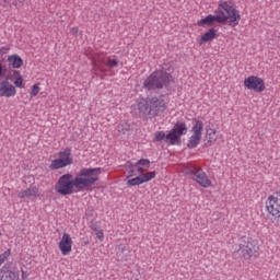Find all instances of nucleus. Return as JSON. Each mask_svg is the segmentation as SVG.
Here are the masks:
<instances>
[{
  "label": "nucleus",
  "mask_w": 280,
  "mask_h": 280,
  "mask_svg": "<svg viewBox=\"0 0 280 280\" xmlns=\"http://www.w3.org/2000/svg\"><path fill=\"white\" fill-rule=\"evenodd\" d=\"M102 168H82L75 177L71 173L63 174L55 185V191L60 196H71L77 191H83L88 187H93L100 180Z\"/></svg>",
  "instance_id": "f257e3e1"
},
{
  "label": "nucleus",
  "mask_w": 280,
  "mask_h": 280,
  "mask_svg": "<svg viewBox=\"0 0 280 280\" xmlns=\"http://www.w3.org/2000/svg\"><path fill=\"white\" fill-rule=\"evenodd\" d=\"M219 10L214 13L215 15H208L205 19H201L197 22L199 27H211L213 23H229L232 27L240 25V21H242V15L240 14V10L233 7V2L226 0L219 1Z\"/></svg>",
  "instance_id": "f03ea898"
},
{
  "label": "nucleus",
  "mask_w": 280,
  "mask_h": 280,
  "mask_svg": "<svg viewBox=\"0 0 280 280\" xmlns=\"http://www.w3.org/2000/svg\"><path fill=\"white\" fill-rule=\"evenodd\" d=\"M164 110H167V101L152 97L150 100L140 98L131 105L133 115H148L149 117H159Z\"/></svg>",
  "instance_id": "7ed1b4c3"
},
{
  "label": "nucleus",
  "mask_w": 280,
  "mask_h": 280,
  "mask_svg": "<svg viewBox=\"0 0 280 280\" xmlns=\"http://www.w3.org/2000/svg\"><path fill=\"white\" fill-rule=\"evenodd\" d=\"M182 135H187V125L185 122H177L167 135L165 131H156L153 141H165L168 145H176V143H180Z\"/></svg>",
  "instance_id": "20e7f679"
},
{
  "label": "nucleus",
  "mask_w": 280,
  "mask_h": 280,
  "mask_svg": "<svg viewBox=\"0 0 280 280\" xmlns=\"http://www.w3.org/2000/svg\"><path fill=\"white\" fill-rule=\"evenodd\" d=\"M171 82H174L172 74L163 70H155L145 79L143 86L150 91L152 89H163V86H167Z\"/></svg>",
  "instance_id": "39448f33"
},
{
  "label": "nucleus",
  "mask_w": 280,
  "mask_h": 280,
  "mask_svg": "<svg viewBox=\"0 0 280 280\" xmlns=\"http://www.w3.org/2000/svg\"><path fill=\"white\" fill-rule=\"evenodd\" d=\"M182 172L190 176L191 180L197 183V185H200V187H203L205 189L211 187V179L207 176V173L202 167L185 164Z\"/></svg>",
  "instance_id": "423d86ee"
},
{
  "label": "nucleus",
  "mask_w": 280,
  "mask_h": 280,
  "mask_svg": "<svg viewBox=\"0 0 280 280\" xmlns=\"http://www.w3.org/2000/svg\"><path fill=\"white\" fill-rule=\"evenodd\" d=\"M241 242L240 248L245 261H253V259L259 256V245L257 241L244 237Z\"/></svg>",
  "instance_id": "0eeeda50"
},
{
  "label": "nucleus",
  "mask_w": 280,
  "mask_h": 280,
  "mask_svg": "<svg viewBox=\"0 0 280 280\" xmlns=\"http://www.w3.org/2000/svg\"><path fill=\"white\" fill-rule=\"evenodd\" d=\"M69 165H73V153L71 149L66 148L57 153V159L50 162L49 170H65Z\"/></svg>",
  "instance_id": "6e6552de"
},
{
  "label": "nucleus",
  "mask_w": 280,
  "mask_h": 280,
  "mask_svg": "<svg viewBox=\"0 0 280 280\" xmlns=\"http://www.w3.org/2000/svg\"><path fill=\"white\" fill-rule=\"evenodd\" d=\"M265 209L268 215L280 222V191H276L267 198Z\"/></svg>",
  "instance_id": "1a4fd4ad"
},
{
  "label": "nucleus",
  "mask_w": 280,
  "mask_h": 280,
  "mask_svg": "<svg viewBox=\"0 0 280 280\" xmlns=\"http://www.w3.org/2000/svg\"><path fill=\"white\" fill-rule=\"evenodd\" d=\"M90 58L95 69H100V65H104L105 67H108V69H115V67H119V60L113 57H106L105 59L104 54L96 52Z\"/></svg>",
  "instance_id": "9d476101"
},
{
  "label": "nucleus",
  "mask_w": 280,
  "mask_h": 280,
  "mask_svg": "<svg viewBox=\"0 0 280 280\" xmlns=\"http://www.w3.org/2000/svg\"><path fill=\"white\" fill-rule=\"evenodd\" d=\"M244 86L245 89H248V91H255V93H264V91H266V83L264 82V79L257 75H249L245 78Z\"/></svg>",
  "instance_id": "9b49d317"
},
{
  "label": "nucleus",
  "mask_w": 280,
  "mask_h": 280,
  "mask_svg": "<svg viewBox=\"0 0 280 280\" xmlns=\"http://www.w3.org/2000/svg\"><path fill=\"white\" fill-rule=\"evenodd\" d=\"M127 168L129 170L127 178H132V176H137V174H145V172L148 173V170H150V160L141 159L135 164H129Z\"/></svg>",
  "instance_id": "f8f14e48"
},
{
  "label": "nucleus",
  "mask_w": 280,
  "mask_h": 280,
  "mask_svg": "<svg viewBox=\"0 0 280 280\" xmlns=\"http://www.w3.org/2000/svg\"><path fill=\"white\" fill-rule=\"evenodd\" d=\"M156 178V173L154 171L139 174L138 176L130 178L127 180L128 187H139V185H143L144 183H150Z\"/></svg>",
  "instance_id": "ddd939ff"
},
{
  "label": "nucleus",
  "mask_w": 280,
  "mask_h": 280,
  "mask_svg": "<svg viewBox=\"0 0 280 280\" xmlns=\"http://www.w3.org/2000/svg\"><path fill=\"white\" fill-rule=\"evenodd\" d=\"M58 248L61 253V255L67 256L71 255V252L73 250V238L71 237V234L65 232L58 243Z\"/></svg>",
  "instance_id": "4468645a"
},
{
  "label": "nucleus",
  "mask_w": 280,
  "mask_h": 280,
  "mask_svg": "<svg viewBox=\"0 0 280 280\" xmlns=\"http://www.w3.org/2000/svg\"><path fill=\"white\" fill-rule=\"evenodd\" d=\"M16 95V86H14L10 81H0V97H14Z\"/></svg>",
  "instance_id": "2eb2a0df"
},
{
  "label": "nucleus",
  "mask_w": 280,
  "mask_h": 280,
  "mask_svg": "<svg viewBox=\"0 0 280 280\" xmlns=\"http://www.w3.org/2000/svg\"><path fill=\"white\" fill-rule=\"evenodd\" d=\"M18 198H20L21 200L25 198H38V187L30 186L28 188L21 190L18 194Z\"/></svg>",
  "instance_id": "dca6fc26"
},
{
  "label": "nucleus",
  "mask_w": 280,
  "mask_h": 280,
  "mask_svg": "<svg viewBox=\"0 0 280 280\" xmlns=\"http://www.w3.org/2000/svg\"><path fill=\"white\" fill-rule=\"evenodd\" d=\"M218 34V30L210 28L208 32H206L199 39H197L198 45H205V43H211L215 38V35Z\"/></svg>",
  "instance_id": "f3484780"
},
{
  "label": "nucleus",
  "mask_w": 280,
  "mask_h": 280,
  "mask_svg": "<svg viewBox=\"0 0 280 280\" xmlns=\"http://www.w3.org/2000/svg\"><path fill=\"white\" fill-rule=\"evenodd\" d=\"M7 62L12 69H21V67H23V58L19 55L8 56Z\"/></svg>",
  "instance_id": "a211bd4d"
},
{
  "label": "nucleus",
  "mask_w": 280,
  "mask_h": 280,
  "mask_svg": "<svg viewBox=\"0 0 280 280\" xmlns=\"http://www.w3.org/2000/svg\"><path fill=\"white\" fill-rule=\"evenodd\" d=\"M218 140V136H217V131L215 129H207L206 130V145L209 148L211 145H213V143H215V141Z\"/></svg>",
  "instance_id": "6ab92c4d"
},
{
  "label": "nucleus",
  "mask_w": 280,
  "mask_h": 280,
  "mask_svg": "<svg viewBox=\"0 0 280 280\" xmlns=\"http://www.w3.org/2000/svg\"><path fill=\"white\" fill-rule=\"evenodd\" d=\"M200 139H202V136L191 132V136L188 140V148L192 149V148H198V144L200 143Z\"/></svg>",
  "instance_id": "aec40b11"
},
{
  "label": "nucleus",
  "mask_w": 280,
  "mask_h": 280,
  "mask_svg": "<svg viewBox=\"0 0 280 280\" xmlns=\"http://www.w3.org/2000/svg\"><path fill=\"white\" fill-rule=\"evenodd\" d=\"M205 129V124L202 120H195V124L190 130V132H195V135H199L202 137V130Z\"/></svg>",
  "instance_id": "412c9836"
},
{
  "label": "nucleus",
  "mask_w": 280,
  "mask_h": 280,
  "mask_svg": "<svg viewBox=\"0 0 280 280\" xmlns=\"http://www.w3.org/2000/svg\"><path fill=\"white\" fill-rule=\"evenodd\" d=\"M13 74L15 75V80L13 82L14 86H16V89H24L25 85L23 84V75H21V72L15 70Z\"/></svg>",
  "instance_id": "4be33fe9"
},
{
  "label": "nucleus",
  "mask_w": 280,
  "mask_h": 280,
  "mask_svg": "<svg viewBox=\"0 0 280 280\" xmlns=\"http://www.w3.org/2000/svg\"><path fill=\"white\" fill-rule=\"evenodd\" d=\"M0 280H19V275L12 271H4L0 275Z\"/></svg>",
  "instance_id": "5701e85b"
},
{
  "label": "nucleus",
  "mask_w": 280,
  "mask_h": 280,
  "mask_svg": "<svg viewBox=\"0 0 280 280\" xmlns=\"http://www.w3.org/2000/svg\"><path fill=\"white\" fill-rule=\"evenodd\" d=\"M40 93V83H35L31 86L30 96L36 97Z\"/></svg>",
  "instance_id": "b1692460"
},
{
  "label": "nucleus",
  "mask_w": 280,
  "mask_h": 280,
  "mask_svg": "<svg viewBox=\"0 0 280 280\" xmlns=\"http://www.w3.org/2000/svg\"><path fill=\"white\" fill-rule=\"evenodd\" d=\"M11 252L10 249H7L4 253L0 254V266L2 264H5V261H8V257H10Z\"/></svg>",
  "instance_id": "393cba45"
},
{
  "label": "nucleus",
  "mask_w": 280,
  "mask_h": 280,
  "mask_svg": "<svg viewBox=\"0 0 280 280\" xmlns=\"http://www.w3.org/2000/svg\"><path fill=\"white\" fill-rule=\"evenodd\" d=\"M96 237L100 240V242L104 241V232L102 230L96 232Z\"/></svg>",
  "instance_id": "a878e982"
},
{
  "label": "nucleus",
  "mask_w": 280,
  "mask_h": 280,
  "mask_svg": "<svg viewBox=\"0 0 280 280\" xmlns=\"http://www.w3.org/2000/svg\"><path fill=\"white\" fill-rule=\"evenodd\" d=\"M8 51H10L9 47H2L0 48V54H8Z\"/></svg>",
  "instance_id": "bb28decb"
},
{
  "label": "nucleus",
  "mask_w": 280,
  "mask_h": 280,
  "mask_svg": "<svg viewBox=\"0 0 280 280\" xmlns=\"http://www.w3.org/2000/svg\"><path fill=\"white\" fill-rule=\"evenodd\" d=\"M79 31L80 30L78 27L70 28L71 34H73L74 36H75V34H78Z\"/></svg>",
  "instance_id": "cd10ccee"
},
{
  "label": "nucleus",
  "mask_w": 280,
  "mask_h": 280,
  "mask_svg": "<svg viewBox=\"0 0 280 280\" xmlns=\"http://www.w3.org/2000/svg\"><path fill=\"white\" fill-rule=\"evenodd\" d=\"M118 250H119V253H124V250H126V246L118 245Z\"/></svg>",
  "instance_id": "c85d7f7f"
},
{
  "label": "nucleus",
  "mask_w": 280,
  "mask_h": 280,
  "mask_svg": "<svg viewBox=\"0 0 280 280\" xmlns=\"http://www.w3.org/2000/svg\"><path fill=\"white\" fill-rule=\"evenodd\" d=\"M13 5H18V3H16V2H13Z\"/></svg>",
  "instance_id": "c756f323"
},
{
  "label": "nucleus",
  "mask_w": 280,
  "mask_h": 280,
  "mask_svg": "<svg viewBox=\"0 0 280 280\" xmlns=\"http://www.w3.org/2000/svg\"><path fill=\"white\" fill-rule=\"evenodd\" d=\"M0 236H1V232H0Z\"/></svg>",
  "instance_id": "7c9ffc66"
}]
</instances>
